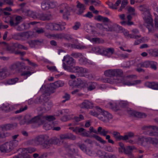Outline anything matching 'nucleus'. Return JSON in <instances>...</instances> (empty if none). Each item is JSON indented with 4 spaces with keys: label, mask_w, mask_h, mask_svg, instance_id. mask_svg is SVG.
I'll return each mask as SVG.
<instances>
[{
    "label": "nucleus",
    "mask_w": 158,
    "mask_h": 158,
    "mask_svg": "<svg viewBox=\"0 0 158 158\" xmlns=\"http://www.w3.org/2000/svg\"><path fill=\"white\" fill-rule=\"evenodd\" d=\"M12 143L6 142L2 144L0 147V150L2 152H10L13 148V144Z\"/></svg>",
    "instance_id": "nucleus-10"
},
{
    "label": "nucleus",
    "mask_w": 158,
    "mask_h": 158,
    "mask_svg": "<svg viewBox=\"0 0 158 158\" xmlns=\"http://www.w3.org/2000/svg\"><path fill=\"white\" fill-rule=\"evenodd\" d=\"M81 25V23L79 22H76L74 25L73 27V30H77L78 29Z\"/></svg>",
    "instance_id": "nucleus-64"
},
{
    "label": "nucleus",
    "mask_w": 158,
    "mask_h": 158,
    "mask_svg": "<svg viewBox=\"0 0 158 158\" xmlns=\"http://www.w3.org/2000/svg\"><path fill=\"white\" fill-rule=\"evenodd\" d=\"M114 52V49L113 48H104L103 55L105 56H108V54L112 55Z\"/></svg>",
    "instance_id": "nucleus-35"
},
{
    "label": "nucleus",
    "mask_w": 158,
    "mask_h": 158,
    "mask_svg": "<svg viewBox=\"0 0 158 158\" xmlns=\"http://www.w3.org/2000/svg\"><path fill=\"white\" fill-rule=\"evenodd\" d=\"M128 3L127 0H123L121 3V6L118 10V11H121L122 9L125 8Z\"/></svg>",
    "instance_id": "nucleus-52"
},
{
    "label": "nucleus",
    "mask_w": 158,
    "mask_h": 158,
    "mask_svg": "<svg viewBox=\"0 0 158 158\" xmlns=\"http://www.w3.org/2000/svg\"><path fill=\"white\" fill-rule=\"evenodd\" d=\"M64 82L61 81H57L54 83L50 84V87L49 89L50 91V88L52 89V90H54L56 88L59 87H62L64 85Z\"/></svg>",
    "instance_id": "nucleus-14"
},
{
    "label": "nucleus",
    "mask_w": 158,
    "mask_h": 158,
    "mask_svg": "<svg viewBox=\"0 0 158 158\" xmlns=\"http://www.w3.org/2000/svg\"><path fill=\"white\" fill-rule=\"evenodd\" d=\"M23 65L22 63L20 62H17L13 65L10 67V69L12 70H15L17 69H20V67H22Z\"/></svg>",
    "instance_id": "nucleus-38"
},
{
    "label": "nucleus",
    "mask_w": 158,
    "mask_h": 158,
    "mask_svg": "<svg viewBox=\"0 0 158 158\" xmlns=\"http://www.w3.org/2000/svg\"><path fill=\"white\" fill-rule=\"evenodd\" d=\"M98 155L101 158H106V153L102 151L99 150L97 152Z\"/></svg>",
    "instance_id": "nucleus-46"
},
{
    "label": "nucleus",
    "mask_w": 158,
    "mask_h": 158,
    "mask_svg": "<svg viewBox=\"0 0 158 158\" xmlns=\"http://www.w3.org/2000/svg\"><path fill=\"white\" fill-rule=\"evenodd\" d=\"M65 157L66 158H80V156L76 153L73 155H71L70 154H66Z\"/></svg>",
    "instance_id": "nucleus-61"
},
{
    "label": "nucleus",
    "mask_w": 158,
    "mask_h": 158,
    "mask_svg": "<svg viewBox=\"0 0 158 158\" xmlns=\"http://www.w3.org/2000/svg\"><path fill=\"white\" fill-rule=\"evenodd\" d=\"M57 3L54 1H51L49 2V8H53L56 7Z\"/></svg>",
    "instance_id": "nucleus-60"
},
{
    "label": "nucleus",
    "mask_w": 158,
    "mask_h": 158,
    "mask_svg": "<svg viewBox=\"0 0 158 158\" xmlns=\"http://www.w3.org/2000/svg\"><path fill=\"white\" fill-rule=\"evenodd\" d=\"M22 21V18L20 16H17L15 18L11 19L10 20V24L13 27L17 26Z\"/></svg>",
    "instance_id": "nucleus-12"
},
{
    "label": "nucleus",
    "mask_w": 158,
    "mask_h": 158,
    "mask_svg": "<svg viewBox=\"0 0 158 158\" xmlns=\"http://www.w3.org/2000/svg\"><path fill=\"white\" fill-rule=\"evenodd\" d=\"M69 70V72L75 73L80 77L85 76V75L89 73V70L86 68L78 66H74L72 69L69 67L67 68Z\"/></svg>",
    "instance_id": "nucleus-3"
},
{
    "label": "nucleus",
    "mask_w": 158,
    "mask_h": 158,
    "mask_svg": "<svg viewBox=\"0 0 158 158\" xmlns=\"http://www.w3.org/2000/svg\"><path fill=\"white\" fill-rule=\"evenodd\" d=\"M144 85L147 87L154 89L158 90V82H157L147 81L145 83Z\"/></svg>",
    "instance_id": "nucleus-19"
},
{
    "label": "nucleus",
    "mask_w": 158,
    "mask_h": 158,
    "mask_svg": "<svg viewBox=\"0 0 158 158\" xmlns=\"http://www.w3.org/2000/svg\"><path fill=\"white\" fill-rule=\"evenodd\" d=\"M17 124L14 123L12 124H7L0 126V128L2 131H7L13 129L15 127H17Z\"/></svg>",
    "instance_id": "nucleus-13"
},
{
    "label": "nucleus",
    "mask_w": 158,
    "mask_h": 158,
    "mask_svg": "<svg viewBox=\"0 0 158 158\" xmlns=\"http://www.w3.org/2000/svg\"><path fill=\"white\" fill-rule=\"evenodd\" d=\"M106 106L107 107L110 108L114 111H117L119 109L118 107L115 103H112L111 102H109L107 105Z\"/></svg>",
    "instance_id": "nucleus-32"
},
{
    "label": "nucleus",
    "mask_w": 158,
    "mask_h": 158,
    "mask_svg": "<svg viewBox=\"0 0 158 158\" xmlns=\"http://www.w3.org/2000/svg\"><path fill=\"white\" fill-rule=\"evenodd\" d=\"M18 81V78H15L10 79L7 81V83L9 85L14 84L15 83Z\"/></svg>",
    "instance_id": "nucleus-48"
},
{
    "label": "nucleus",
    "mask_w": 158,
    "mask_h": 158,
    "mask_svg": "<svg viewBox=\"0 0 158 158\" xmlns=\"http://www.w3.org/2000/svg\"><path fill=\"white\" fill-rule=\"evenodd\" d=\"M8 69L6 67L1 68L0 66V80L5 78L7 76Z\"/></svg>",
    "instance_id": "nucleus-20"
},
{
    "label": "nucleus",
    "mask_w": 158,
    "mask_h": 158,
    "mask_svg": "<svg viewBox=\"0 0 158 158\" xmlns=\"http://www.w3.org/2000/svg\"><path fill=\"white\" fill-rule=\"evenodd\" d=\"M97 84L94 82H89L86 83L87 89L89 91H92L95 89Z\"/></svg>",
    "instance_id": "nucleus-27"
},
{
    "label": "nucleus",
    "mask_w": 158,
    "mask_h": 158,
    "mask_svg": "<svg viewBox=\"0 0 158 158\" xmlns=\"http://www.w3.org/2000/svg\"><path fill=\"white\" fill-rule=\"evenodd\" d=\"M139 9L141 11L144 12V14L145 15L146 12L149 11H148V9L146 6L144 5H141L139 6Z\"/></svg>",
    "instance_id": "nucleus-53"
},
{
    "label": "nucleus",
    "mask_w": 158,
    "mask_h": 158,
    "mask_svg": "<svg viewBox=\"0 0 158 158\" xmlns=\"http://www.w3.org/2000/svg\"><path fill=\"white\" fill-rule=\"evenodd\" d=\"M79 63L82 65H86L89 63L88 60L86 58L81 57L79 60Z\"/></svg>",
    "instance_id": "nucleus-42"
},
{
    "label": "nucleus",
    "mask_w": 158,
    "mask_h": 158,
    "mask_svg": "<svg viewBox=\"0 0 158 158\" xmlns=\"http://www.w3.org/2000/svg\"><path fill=\"white\" fill-rule=\"evenodd\" d=\"M86 81L84 80H82L81 78H77L76 80L72 82V85L77 86L78 88H85L86 87Z\"/></svg>",
    "instance_id": "nucleus-9"
},
{
    "label": "nucleus",
    "mask_w": 158,
    "mask_h": 158,
    "mask_svg": "<svg viewBox=\"0 0 158 158\" xmlns=\"http://www.w3.org/2000/svg\"><path fill=\"white\" fill-rule=\"evenodd\" d=\"M138 141L142 146H145L148 144L149 137L144 138L143 136H140L138 138Z\"/></svg>",
    "instance_id": "nucleus-23"
},
{
    "label": "nucleus",
    "mask_w": 158,
    "mask_h": 158,
    "mask_svg": "<svg viewBox=\"0 0 158 158\" xmlns=\"http://www.w3.org/2000/svg\"><path fill=\"white\" fill-rule=\"evenodd\" d=\"M20 33V37H23L27 39H28L30 37V35L29 33L27 32H22Z\"/></svg>",
    "instance_id": "nucleus-62"
},
{
    "label": "nucleus",
    "mask_w": 158,
    "mask_h": 158,
    "mask_svg": "<svg viewBox=\"0 0 158 158\" xmlns=\"http://www.w3.org/2000/svg\"><path fill=\"white\" fill-rule=\"evenodd\" d=\"M41 146L43 149L49 148L51 146L50 140H48L46 138Z\"/></svg>",
    "instance_id": "nucleus-28"
},
{
    "label": "nucleus",
    "mask_w": 158,
    "mask_h": 158,
    "mask_svg": "<svg viewBox=\"0 0 158 158\" xmlns=\"http://www.w3.org/2000/svg\"><path fill=\"white\" fill-rule=\"evenodd\" d=\"M145 130H149L150 132L148 135L150 136H158V128L154 126H147L143 127Z\"/></svg>",
    "instance_id": "nucleus-8"
},
{
    "label": "nucleus",
    "mask_w": 158,
    "mask_h": 158,
    "mask_svg": "<svg viewBox=\"0 0 158 158\" xmlns=\"http://www.w3.org/2000/svg\"><path fill=\"white\" fill-rule=\"evenodd\" d=\"M150 66V61H146L138 64V67L148 68Z\"/></svg>",
    "instance_id": "nucleus-40"
},
{
    "label": "nucleus",
    "mask_w": 158,
    "mask_h": 158,
    "mask_svg": "<svg viewBox=\"0 0 158 158\" xmlns=\"http://www.w3.org/2000/svg\"><path fill=\"white\" fill-rule=\"evenodd\" d=\"M133 114L134 116L138 118H143L146 116V115L145 113L139 112H134Z\"/></svg>",
    "instance_id": "nucleus-43"
},
{
    "label": "nucleus",
    "mask_w": 158,
    "mask_h": 158,
    "mask_svg": "<svg viewBox=\"0 0 158 158\" xmlns=\"http://www.w3.org/2000/svg\"><path fill=\"white\" fill-rule=\"evenodd\" d=\"M60 138L61 140L68 139L74 140L76 139V137L71 133H68L60 135Z\"/></svg>",
    "instance_id": "nucleus-18"
},
{
    "label": "nucleus",
    "mask_w": 158,
    "mask_h": 158,
    "mask_svg": "<svg viewBox=\"0 0 158 158\" xmlns=\"http://www.w3.org/2000/svg\"><path fill=\"white\" fill-rule=\"evenodd\" d=\"M92 27L88 23H86L84 26L85 30L87 32H89L91 29Z\"/></svg>",
    "instance_id": "nucleus-63"
},
{
    "label": "nucleus",
    "mask_w": 158,
    "mask_h": 158,
    "mask_svg": "<svg viewBox=\"0 0 158 158\" xmlns=\"http://www.w3.org/2000/svg\"><path fill=\"white\" fill-rule=\"evenodd\" d=\"M14 46L16 48H18L20 49H23L25 50H27V48L26 47L24 46L23 45L19 44L18 43H15L14 44Z\"/></svg>",
    "instance_id": "nucleus-47"
},
{
    "label": "nucleus",
    "mask_w": 158,
    "mask_h": 158,
    "mask_svg": "<svg viewBox=\"0 0 158 158\" xmlns=\"http://www.w3.org/2000/svg\"><path fill=\"white\" fill-rule=\"evenodd\" d=\"M119 105L122 107H127L128 105V103L127 101H121L119 102Z\"/></svg>",
    "instance_id": "nucleus-58"
},
{
    "label": "nucleus",
    "mask_w": 158,
    "mask_h": 158,
    "mask_svg": "<svg viewBox=\"0 0 158 158\" xmlns=\"http://www.w3.org/2000/svg\"><path fill=\"white\" fill-rule=\"evenodd\" d=\"M157 63L153 61H150V67L152 69L154 70H156L157 69L156 65Z\"/></svg>",
    "instance_id": "nucleus-55"
},
{
    "label": "nucleus",
    "mask_w": 158,
    "mask_h": 158,
    "mask_svg": "<svg viewBox=\"0 0 158 158\" xmlns=\"http://www.w3.org/2000/svg\"><path fill=\"white\" fill-rule=\"evenodd\" d=\"M49 26L52 27V30H61V26L57 24H51Z\"/></svg>",
    "instance_id": "nucleus-39"
},
{
    "label": "nucleus",
    "mask_w": 158,
    "mask_h": 158,
    "mask_svg": "<svg viewBox=\"0 0 158 158\" xmlns=\"http://www.w3.org/2000/svg\"><path fill=\"white\" fill-rule=\"evenodd\" d=\"M112 135L113 137L116 140H123V136L120 135L119 132L114 131L113 132Z\"/></svg>",
    "instance_id": "nucleus-29"
},
{
    "label": "nucleus",
    "mask_w": 158,
    "mask_h": 158,
    "mask_svg": "<svg viewBox=\"0 0 158 158\" xmlns=\"http://www.w3.org/2000/svg\"><path fill=\"white\" fill-rule=\"evenodd\" d=\"M148 144H152L158 148V139L155 138L149 137Z\"/></svg>",
    "instance_id": "nucleus-34"
},
{
    "label": "nucleus",
    "mask_w": 158,
    "mask_h": 158,
    "mask_svg": "<svg viewBox=\"0 0 158 158\" xmlns=\"http://www.w3.org/2000/svg\"><path fill=\"white\" fill-rule=\"evenodd\" d=\"M92 50L96 53L103 55L104 48L102 47L97 46L93 48Z\"/></svg>",
    "instance_id": "nucleus-31"
},
{
    "label": "nucleus",
    "mask_w": 158,
    "mask_h": 158,
    "mask_svg": "<svg viewBox=\"0 0 158 158\" xmlns=\"http://www.w3.org/2000/svg\"><path fill=\"white\" fill-rule=\"evenodd\" d=\"M143 19L144 21L143 24L144 26L148 28L149 32H153L155 30L153 27V19L149 11L146 12Z\"/></svg>",
    "instance_id": "nucleus-2"
},
{
    "label": "nucleus",
    "mask_w": 158,
    "mask_h": 158,
    "mask_svg": "<svg viewBox=\"0 0 158 158\" xmlns=\"http://www.w3.org/2000/svg\"><path fill=\"white\" fill-rule=\"evenodd\" d=\"M46 139V138L44 135H40L35 138L36 145H41Z\"/></svg>",
    "instance_id": "nucleus-25"
},
{
    "label": "nucleus",
    "mask_w": 158,
    "mask_h": 158,
    "mask_svg": "<svg viewBox=\"0 0 158 158\" xmlns=\"http://www.w3.org/2000/svg\"><path fill=\"white\" fill-rule=\"evenodd\" d=\"M77 146L84 152L87 148L86 146L84 143H77Z\"/></svg>",
    "instance_id": "nucleus-59"
},
{
    "label": "nucleus",
    "mask_w": 158,
    "mask_h": 158,
    "mask_svg": "<svg viewBox=\"0 0 158 158\" xmlns=\"http://www.w3.org/2000/svg\"><path fill=\"white\" fill-rule=\"evenodd\" d=\"M134 147L128 146L126 148H125L123 151L124 153L127 155L130 158H134L133 155L132 153V151Z\"/></svg>",
    "instance_id": "nucleus-22"
},
{
    "label": "nucleus",
    "mask_w": 158,
    "mask_h": 158,
    "mask_svg": "<svg viewBox=\"0 0 158 158\" xmlns=\"http://www.w3.org/2000/svg\"><path fill=\"white\" fill-rule=\"evenodd\" d=\"M52 18V15L50 14H46L41 13L40 19L43 21L48 20Z\"/></svg>",
    "instance_id": "nucleus-36"
},
{
    "label": "nucleus",
    "mask_w": 158,
    "mask_h": 158,
    "mask_svg": "<svg viewBox=\"0 0 158 158\" xmlns=\"http://www.w3.org/2000/svg\"><path fill=\"white\" fill-rule=\"evenodd\" d=\"M44 105L45 106V109L47 110H49L52 106V103L51 101L45 102L44 103Z\"/></svg>",
    "instance_id": "nucleus-44"
},
{
    "label": "nucleus",
    "mask_w": 158,
    "mask_h": 158,
    "mask_svg": "<svg viewBox=\"0 0 158 158\" xmlns=\"http://www.w3.org/2000/svg\"><path fill=\"white\" fill-rule=\"evenodd\" d=\"M52 36L55 37L58 39H62L64 37V35L62 33L56 34L52 35Z\"/></svg>",
    "instance_id": "nucleus-57"
},
{
    "label": "nucleus",
    "mask_w": 158,
    "mask_h": 158,
    "mask_svg": "<svg viewBox=\"0 0 158 158\" xmlns=\"http://www.w3.org/2000/svg\"><path fill=\"white\" fill-rule=\"evenodd\" d=\"M85 129L82 128H79L78 127L74 128L73 131L77 134L78 133H80L83 136H88V133L84 131Z\"/></svg>",
    "instance_id": "nucleus-24"
},
{
    "label": "nucleus",
    "mask_w": 158,
    "mask_h": 158,
    "mask_svg": "<svg viewBox=\"0 0 158 158\" xmlns=\"http://www.w3.org/2000/svg\"><path fill=\"white\" fill-rule=\"evenodd\" d=\"M81 106L82 108L91 109L93 107V104L91 102L85 100L82 102Z\"/></svg>",
    "instance_id": "nucleus-21"
},
{
    "label": "nucleus",
    "mask_w": 158,
    "mask_h": 158,
    "mask_svg": "<svg viewBox=\"0 0 158 158\" xmlns=\"http://www.w3.org/2000/svg\"><path fill=\"white\" fill-rule=\"evenodd\" d=\"M134 136V134L132 132H129L127 133V135L123 136V140H126L129 139V138L132 137Z\"/></svg>",
    "instance_id": "nucleus-49"
},
{
    "label": "nucleus",
    "mask_w": 158,
    "mask_h": 158,
    "mask_svg": "<svg viewBox=\"0 0 158 158\" xmlns=\"http://www.w3.org/2000/svg\"><path fill=\"white\" fill-rule=\"evenodd\" d=\"M131 77V75H129L127 77H119L118 78H110L104 79L102 80V81L105 83H108L111 84L114 83H122L124 85H134L141 82V81L137 80L131 82H129L127 80L128 78Z\"/></svg>",
    "instance_id": "nucleus-1"
},
{
    "label": "nucleus",
    "mask_w": 158,
    "mask_h": 158,
    "mask_svg": "<svg viewBox=\"0 0 158 158\" xmlns=\"http://www.w3.org/2000/svg\"><path fill=\"white\" fill-rule=\"evenodd\" d=\"M93 136L97 140L103 144H104L106 143V141L104 140L101 137L96 135L94 134L93 135Z\"/></svg>",
    "instance_id": "nucleus-45"
},
{
    "label": "nucleus",
    "mask_w": 158,
    "mask_h": 158,
    "mask_svg": "<svg viewBox=\"0 0 158 158\" xmlns=\"http://www.w3.org/2000/svg\"><path fill=\"white\" fill-rule=\"evenodd\" d=\"M64 61L63 64V67L65 70H67L69 71L68 69H67L69 67L71 69H72L73 66L75 64V62L74 61V59L70 57L69 56H64L63 60Z\"/></svg>",
    "instance_id": "nucleus-4"
},
{
    "label": "nucleus",
    "mask_w": 158,
    "mask_h": 158,
    "mask_svg": "<svg viewBox=\"0 0 158 158\" xmlns=\"http://www.w3.org/2000/svg\"><path fill=\"white\" fill-rule=\"evenodd\" d=\"M104 74L105 76L110 77L115 76L121 77L123 75V72L119 69H110L106 70Z\"/></svg>",
    "instance_id": "nucleus-6"
},
{
    "label": "nucleus",
    "mask_w": 158,
    "mask_h": 158,
    "mask_svg": "<svg viewBox=\"0 0 158 158\" xmlns=\"http://www.w3.org/2000/svg\"><path fill=\"white\" fill-rule=\"evenodd\" d=\"M74 154H76L73 145L70 146L68 148V153L67 154H70L71 155H73Z\"/></svg>",
    "instance_id": "nucleus-51"
},
{
    "label": "nucleus",
    "mask_w": 158,
    "mask_h": 158,
    "mask_svg": "<svg viewBox=\"0 0 158 158\" xmlns=\"http://www.w3.org/2000/svg\"><path fill=\"white\" fill-rule=\"evenodd\" d=\"M110 132L107 129L103 128L101 127H99L98 129V134H99L103 136H106L107 134L110 133Z\"/></svg>",
    "instance_id": "nucleus-26"
},
{
    "label": "nucleus",
    "mask_w": 158,
    "mask_h": 158,
    "mask_svg": "<svg viewBox=\"0 0 158 158\" xmlns=\"http://www.w3.org/2000/svg\"><path fill=\"white\" fill-rule=\"evenodd\" d=\"M50 0H44L41 3V6L42 10H47L49 9V2Z\"/></svg>",
    "instance_id": "nucleus-30"
},
{
    "label": "nucleus",
    "mask_w": 158,
    "mask_h": 158,
    "mask_svg": "<svg viewBox=\"0 0 158 158\" xmlns=\"http://www.w3.org/2000/svg\"><path fill=\"white\" fill-rule=\"evenodd\" d=\"M96 27L98 29L103 31H114L112 27H109L106 23H98L96 24Z\"/></svg>",
    "instance_id": "nucleus-11"
},
{
    "label": "nucleus",
    "mask_w": 158,
    "mask_h": 158,
    "mask_svg": "<svg viewBox=\"0 0 158 158\" xmlns=\"http://www.w3.org/2000/svg\"><path fill=\"white\" fill-rule=\"evenodd\" d=\"M13 158H31L28 154L22 153L14 156Z\"/></svg>",
    "instance_id": "nucleus-41"
},
{
    "label": "nucleus",
    "mask_w": 158,
    "mask_h": 158,
    "mask_svg": "<svg viewBox=\"0 0 158 158\" xmlns=\"http://www.w3.org/2000/svg\"><path fill=\"white\" fill-rule=\"evenodd\" d=\"M96 109L101 113L103 116H98V118L101 120L105 123L109 121V120L113 118L112 115L106 111H104L100 107L98 106L95 107Z\"/></svg>",
    "instance_id": "nucleus-5"
},
{
    "label": "nucleus",
    "mask_w": 158,
    "mask_h": 158,
    "mask_svg": "<svg viewBox=\"0 0 158 158\" xmlns=\"http://www.w3.org/2000/svg\"><path fill=\"white\" fill-rule=\"evenodd\" d=\"M128 12L131 14V15L135 16L136 15V14L135 13V9L134 8L131 6L128 7L127 9Z\"/></svg>",
    "instance_id": "nucleus-54"
},
{
    "label": "nucleus",
    "mask_w": 158,
    "mask_h": 158,
    "mask_svg": "<svg viewBox=\"0 0 158 158\" xmlns=\"http://www.w3.org/2000/svg\"><path fill=\"white\" fill-rule=\"evenodd\" d=\"M27 124H29L32 123H38L40 124V123L43 122L41 118H40L39 116H37L32 118L29 114L26 115L24 117Z\"/></svg>",
    "instance_id": "nucleus-7"
},
{
    "label": "nucleus",
    "mask_w": 158,
    "mask_h": 158,
    "mask_svg": "<svg viewBox=\"0 0 158 158\" xmlns=\"http://www.w3.org/2000/svg\"><path fill=\"white\" fill-rule=\"evenodd\" d=\"M40 118L42 119V120L43 121V122L42 123H40V124L44 123V120L45 119L49 121H52L55 120V118L52 115H49L47 116H39Z\"/></svg>",
    "instance_id": "nucleus-33"
},
{
    "label": "nucleus",
    "mask_w": 158,
    "mask_h": 158,
    "mask_svg": "<svg viewBox=\"0 0 158 158\" xmlns=\"http://www.w3.org/2000/svg\"><path fill=\"white\" fill-rule=\"evenodd\" d=\"M92 41L97 44L102 43L104 42L103 39L98 38H93L92 39Z\"/></svg>",
    "instance_id": "nucleus-50"
},
{
    "label": "nucleus",
    "mask_w": 158,
    "mask_h": 158,
    "mask_svg": "<svg viewBox=\"0 0 158 158\" xmlns=\"http://www.w3.org/2000/svg\"><path fill=\"white\" fill-rule=\"evenodd\" d=\"M62 7L64 8V13L63 15V18L65 19H68V16L70 15V8L66 4H63Z\"/></svg>",
    "instance_id": "nucleus-17"
},
{
    "label": "nucleus",
    "mask_w": 158,
    "mask_h": 158,
    "mask_svg": "<svg viewBox=\"0 0 158 158\" xmlns=\"http://www.w3.org/2000/svg\"><path fill=\"white\" fill-rule=\"evenodd\" d=\"M26 25L25 23H23L20 25L18 26L16 29L19 31H23L25 29Z\"/></svg>",
    "instance_id": "nucleus-56"
},
{
    "label": "nucleus",
    "mask_w": 158,
    "mask_h": 158,
    "mask_svg": "<svg viewBox=\"0 0 158 158\" xmlns=\"http://www.w3.org/2000/svg\"><path fill=\"white\" fill-rule=\"evenodd\" d=\"M77 7L78 9L77 14L79 15H82V14L85 10V6L84 4L81 3L78 1H77Z\"/></svg>",
    "instance_id": "nucleus-15"
},
{
    "label": "nucleus",
    "mask_w": 158,
    "mask_h": 158,
    "mask_svg": "<svg viewBox=\"0 0 158 158\" xmlns=\"http://www.w3.org/2000/svg\"><path fill=\"white\" fill-rule=\"evenodd\" d=\"M41 13V12H36L30 10L27 11V15L34 19H40Z\"/></svg>",
    "instance_id": "nucleus-16"
},
{
    "label": "nucleus",
    "mask_w": 158,
    "mask_h": 158,
    "mask_svg": "<svg viewBox=\"0 0 158 158\" xmlns=\"http://www.w3.org/2000/svg\"><path fill=\"white\" fill-rule=\"evenodd\" d=\"M51 145L54 144L59 145L60 144V141L59 139L56 137H54L50 139Z\"/></svg>",
    "instance_id": "nucleus-37"
}]
</instances>
